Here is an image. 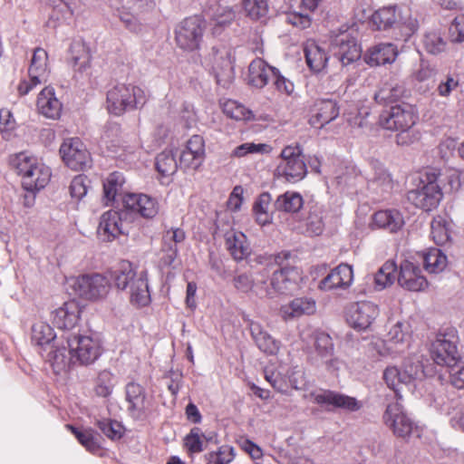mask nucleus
<instances>
[{
	"label": "nucleus",
	"instance_id": "nucleus-12",
	"mask_svg": "<svg viewBox=\"0 0 464 464\" xmlns=\"http://www.w3.org/2000/svg\"><path fill=\"white\" fill-rule=\"evenodd\" d=\"M454 336L449 334H439L432 342L430 355L433 361L439 365H453L460 359L458 354Z\"/></svg>",
	"mask_w": 464,
	"mask_h": 464
},
{
	"label": "nucleus",
	"instance_id": "nucleus-48",
	"mask_svg": "<svg viewBox=\"0 0 464 464\" xmlns=\"http://www.w3.org/2000/svg\"><path fill=\"white\" fill-rule=\"evenodd\" d=\"M77 438L78 441L89 451L96 452L100 450V444L92 429L80 430L72 425L66 426Z\"/></svg>",
	"mask_w": 464,
	"mask_h": 464
},
{
	"label": "nucleus",
	"instance_id": "nucleus-47",
	"mask_svg": "<svg viewBox=\"0 0 464 464\" xmlns=\"http://www.w3.org/2000/svg\"><path fill=\"white\" fill-rule=\"evenodd\" d=\"M272 197L269 193H262L254 204V212L256 216V221L260 225H266L271 222L272 217L269 214Z\"/></svg>",
	"mask_w": 464,
	"mask_h": 464
},
{
	"label": "nucleus",
	"instance_id": "nucleus-38",
	"mask_svg": "<svg viewBox=\"0 0 464 464\" xmlns=\"http://www.w3.org/2000/svg\"><path fill=\"white\" fill-rule=\"evenodd\" d=\"M404 372L396 366H389L383 372V380L388 387L393 390L398 399H401L400 394L403 387L411 385L410 381L404 380Z\"/></svg>",
	"mask_w": 464,
	"mask_h": 464
},
{
	"label": "nucleus",
	"instance_id": "nucleus-20",
	"mask_svg": "<svg viewBox=\"0 0 464 464\" xmlns=\"http://www.w3.org/2000/svg\"><path fill=\"white\" fill-rule=\"evenodd\" d=\"M123 233L122 221L118 212L110 210L102 214L97 229L101 240L111 242Z\"/></svg>",
	"mask_w": 464,
	"mask_h": 464
},
{
	"label": "nucleus",
	"instance_id": "nucleus-61",
	"mask_svg": "<svg viewBox=\"0 0 464 464\" xmlns=\"http://www.w3.org/2000/svg\"><path fill=\"white\" fill-rule=\"evenodd\" d=\"M267 148L268 146L266 144H255L253 142H247L235 148L232 152V156L241 158L249 153H264L266 151Z\"/></svg>",
	"mask_w": 464,
	"mask_h": 464
},
{
	"label": "nucleus",
	"instance_id": "nucleus-6",
	"mask_svg": "<svg viewBox=\"0 0 464 464\" xmlns=\"http://www.w3.org/2000/svg\"><path fill=\"white\" fill-rule=\"evenodd\" d=\"M205 28V21L201 17L195 15L185 18L176 28L177 44L187 51L198 49Z\"/></svg>",
	"mask_w": 464,
	"mask_h": 464
},
{
	"label": "nucleus",
	"instance_id": "nucleus-60",
	"mask_svg": "<svg viewBox=\"0 0 464 464\" xmlns=\"http://www.w3.org/2000/svg\"><path fill=\"white\" fill-rule=\"evenodd\" d=\"M295 256L287 250L281 251L276 255L270 256L268 257V264L278 266L277 269H283L284 266H295Z\"/></svg>",
	"mask_w": 464,
	"mask_h": 464
},
{
	"label": "nucleus",
	"instance_id": "nucleus-35",
	"mask_svg": "<svg viewBox=\"0 0 464 464\" xmlns=\"http://www.w3.org/2000/svg\"><path fill=\"white\" fill-rule=\"evenodd\" d=\"M226 246L231 256L237 261L243 260L249 254L246 237L241 232H227L226 234Z\"/></svg>",
	"mask_w": 464,
	"mask_h": 464
},
{
	"label": "nucleus",
	"instance_id": "nucleus-31",
	"mask_svg": "<svg viewBox=\"0 0 464 464\" xmlns=\"http://www.w3.org/2000/svg\"><path fill=\"white\" fill-rule=\"evenodd\" d=\"M304 53L309 68L315 72H321L327 63L328 56L324 51L313 40L305 43Z\"/></svg>",
	"mask_w": 464,
	"mask_h": 464
},
{
	"label": "nucleus",
	"instance_id": "nucleus-63",
	"mask_svg": "<svg viewBox=\"0 0 464 464\" xmlns=\"http://www.w3.org/2000/svg\"><path fill=\"white\" fill-rule=\"evenodd\" d=\"M404 380L410 381L411 384L423 372L422 365L419 361L407 360L403 364Z\"/></svg>",
	"mask_w": 464,
	"mask_h": 464
},
{
	"label": "nucleus",
	"instance_id": "nucleus-34",
	"mask_svg": "<svg viewBox=\"0 0 464 464\" xmlns=\"http://www.w3.org/2000/svg\"><path fill=\"white\" fill-rule=\"evenodd\" d=\"M374 224L393 233L401 229L404 224L402 215L398 210H380L373 215Z\"/></svg>",
	"mask_w": 464,
	"mask_h": 464
},
{
	"label": "nucleus",
	"instance_id": "nucleus-57",
	"mask_svg": "<svg viewBox=\"0 0 464 464\" xmlns=\"http://www.w3.org/2000/svg\"><path fill=\"white\" fill-rule=\"evenodd\" d=\"M185 447L190 453H198L203 450L205 446L198 428H193L186 436Z\"/></svg>",
	"mask_w": 464,
	"mask_h": 464
},
{
	"label": "nucleus",
	"instance_id": "nucleus-59",
	"mask_svg": "<svg viewBox=\"0 0 464 464\" xmlns=\"http://www.w3.org/2000/svg\"><path fill=\"white\" fill-rule=\"evenodd\" d=\"M301 279V271L298 267L287 266V272L284 273V282L286 287V294L296 290Z\"/></svg>",
	"mask_w": 464,
	"mask_h": 464
},
{
	"label": "nucleus",
	"instance_id": "nucleus-28",
	"mask_svg": "<svg viewBox=\"0 0 464 464\" xmlns=\"http://www.w3.org/2000/svg\"><path fill=\"white\" fill-rule=\"evenodd\" d=\"M249 328L255 343L262 352L270 355L278 353L280 343L273 338L259 323L251 322Z\"/></svg>",
	"mask_w": 464,
	"mask_h": 464
},
{
	"label": "nucleus",
	"instance_id": "nucleus-54",
	"mask_svg": "<svg viewBox=\"0 0 464 464\" xmlns=\"http://www.w3.org/2000/svg\"><path fill=\"white\" fill-rule=\"evenodd\" d=\"M224 112L230 118L237 121L250 120L252 112L236 101H227L224 104Z\"/></svg>",
	"mask_w": 464,
	"mask_h": 464
},
{
	"label": "nucleus",
	"instance_id": "nucleus-9",
	"mask_svg": "<svg viewBox=\"0 0 464 464\" xmlns=\"http://www.w3.org/2000/svg\"><path fill=\"white\" fill-rule=\"evenodd\" d=\"M382 419L384 424L397 437L408 438L413 430L414 422L408 416L403 406L398 401L387 405Z\"/></svg>",
	"mask_w": 464,
	"mask_h": 464
},
{
	"label": "nucleus",
	"instance_id": "nucleus-22",
	"mask_svg": "<svg viewBox=\"0 0 464 464\" xmlns=\"http://www.w3.org/2000/svg\"><path fill=\"white\" fill-rule=\"evenodd\" d=\"M353 280V272L352 266L347 264H341L320 282V288L323 290L344 289L351 285Z\"/></svg>",
	"mask_w": 464,
	"mask_h": 464
},
{
	"label": "nucleus",
	"instance_id": "nucleus-2",
	"mask_svg": "<svg viewBox=\"0 0 464 464\" xmlns=\"http://www.w3.org/2000/svg\"><path fill=\"white\" fill-rule=\"evenodd\" d=\"M419 120L417 109L407 102L391 106L380 114V125L389 130L398 131V145H410L419 140V132L413 127Z\"/></svg>",
	"mask_w": 464,
	"mask_h": 464
},
{
	"label": "nucleus",
	"instance_id": "nucleus-46",
	"mask_svg": "<svg viewBox=\"0 0 464 464\" xmlns=\"http://www.w3.org/2000/svg\"><path fill=\"white\" fill-rule=\"evenodd\" d=\"M136 272L131 267L130 263L123 262L120 269L114 271L113 280L117 288L126 290L137 278Z\"/></svg>",
	"mask_w": 464,
	"mask_h": 464
},
{
	"label": "nucleus",
	"instance_id": "nucleus-56",
	"mask_svg": "<svg viewBox=\"0 0 464 464\" xmlns=\"http://www.w3.org/2000/svg\"><path fill=\"white\" fill-rule=\"evenodd\" d=\"M97 425L102 433L111 440L120 439L122 436V426L111 420H98Z\"/></svg>",
	"mask_w": 464,
	"mask_h": 464
},
{
	"label": "nucleus",
	"instance_id": "nucleus-15",
	"mask_svg": "<svg viewBox=\"0 0 464 464\" xmlns=\"http://www.w3.org/2000/svg\"><path fill=\"white\" fill-rule=\"evenodd\" d=\"M332 50L343 65L356 62L361 57V47L346 34L336 36L332 42Z\"/></svg>",
	"mask_w": 464,
	"mask_h": 464
},
{
	"label": "nucleus",
	"instance_id": "nucleus-44",
	"mask_svg": "<svg viewBox=\"0 0 464 464\" xmlns=\"http://www.w3.org/2000/svg\"><path fill=\"white\" fill-rule=\"evenodd\" d=\"M156 169L162 177H169L176 173L178 163L172 150H164L157 156Z\"/></svg>",
	"mask_w": 464,
	"mask_h": 464
},
{
	"label": "nucleus",
	"instance_id": "nucleus-49",
	"mask_svg": "<svg viewBox=\"0 0 464 464\" xmlns=\"http://www.w3.org/2000/svg\"><path fill=\"white\" fill-rule=\"evenodd\" d=\"M430 235L437 245H444L450 240V230L443 218L439 216L432 219Z\"/></svg>",
	"mask_w": 464,
	"mask_h": 464
},
{
	"label": "nucleus",
	"instance_id": "nucleus-16",
	"mask_svg": "<svg viewBox=\"0 0 464 464\" xmlns=\"http://www.w3.org/2000/svg\"><path fill=\"white\" fill-rule=\"evenodd\" d=\"M122 202L126 208L139 213L144 218H152L159 212L157 200L145 194L126 193Z\"/></svg>",
	"mask_w": 464,
	"mask_h": 464
},
{
	"label": "nucleus",
	"instance_id": "nucleus-39",
	"mask_svg": "<svg viewBox=\"0 0 464 464\" xmlns=\"http://www.w3.org/2000/svg\"><path fill=\"white\" fill-rule=\"evenodd\" d=\"M424 267L429 273L442 272L447 266V256L439 248H430L423 254Z\"/></svg>",
	"mask_w": 464,
	"mask_h": 464
},
{
	"label": "nucleus",
	"instance_id": "nucleus-41",
	"mask_svg": "<svg viewBox=\"0 0 464 464\" xmlns=\"http://www.w3.org/2000/svg\"><path fill=\"white\" fill-rule=\"evenodd\" d=\"M396 263L392 260L386 261L374 276L375 286L382 290L392 285L396 278Z\"/></svg>",
	"mask_w": 464,
	"mask_h": 464
},
{
	"label": "nucleus",
	"instance_id": "nucleus-45",
	"mask_svg": "<svg viewBox=\"0 0 464 464\" xmlns=\"http://www.w3.org/2000/svg\"><path fill=\"white\" fill-rule=\"evenodd\" d=\"M368 187L376 194L389 193L393 188V181L386 170L379 169L368 181Z\"/></svg>",
	"mask_w": 464,
	"mask_h": 464
},
{
	"label": "nucleus",
	"instance_id": "nucleus-3",
	"mask_svg": "<svg viewBox=\"0 0 464 464\" xmlns=\"http://www.w3.org/2000/svg\"><path fill=\"white\" fill-rule=\"evenodd\" d=\"M147 102L144 91L136 85L118 83L107 92L106 108L113 115L141 108Z\"/></svg>",
	"mask_w": 464,
	"mask_h": 464
},
{
	"label": "nucleus",
	"instance_id": "nucleus-62",
	"mask_svg": "<svg viewBox=\"0 0 464 464\" xmlns=\"http://www.w3.org/2000/svg\"><path fill=\"white\" fill-rule=\"evenodd\" d=\"M111 374L109 372H102L98 377V383L95 387V392L101 397H107L112 392L113 385L111 383Z\"/></svg>",
	"mask_w": 464,
	"mask_h": 464
},
{
	"label": "nucleus",
	"instance_id": "nucleus-51",
	"mask_svg": "<svg viewBox=\"0 0 464 464\" xmlns=\"http://www.w3.org/2000/svg\"><path fill=\"white\" fill-rule=\"evenodd\" d=\"M244 10L254 20L264 17L268 13V0H244Z\"/></svg>",
	"mask_w": 464,
	"mask_h": 464
},
{
	"label": "nucleus",
	"instance_id": "nucleus-42",
	"mask_svg": "<svg viewBox=\"0 0 464 464\" xmlns=\"http://www.w3.org/2000/svg\"><path fill=\"white\" fill-rule=\"evenodd\" d=\"M396 6H386L375 11L372 22L379 30H386L397 22Z\"/></svg>",
	"mask_w": 464,
	"mask_h": 464
},
{
	"label": "nucleus",
	"instance_id": "nucleus-33",
	"mask_svg": "<svg viewBox=\"0 0 464 464\" xmlns=\"http://www.w3.org/2000/svg\"><path fill=\"white\" fill-rule=\"evenodd\" d=\"M130 301L138 307L146 306L150 303V294L145 273H141L130 287Z\"/></svg>",
	"mask_w": 464,
	"mask_h": 464
},
{
	"label": "nucleus",
	"instance_id": "nucleus-5",
	"mask_svg": "<svg viewBox=\"0 0 464 464\" xmlns=\"http://www.w3.org/2000/svg\"><path fill=\"white\" fill-rule=\"evenodd\" d=\"M73 289L81 298L91 302H99L109 295L111 283L101 274H87L78 276L74 280Z\"/></svg>",
	"mask_w": 464,
	"mask_h": 464
},
{
	"label": "nucleus",
	"instance_id": "nucleus-21",
	"mask_svg": "<svg viewBox=\"0 0 464 464\" xmlns=\"http://www.w3.org/2000/svg\"><path fill=\"white\" fill-rule=\"evenodd\" d=\"M338 115L339 107L334 101H319L314 105L309 123L314 128H323L325 124L335 120Z\"/></svg>",
	"mask_w": 464,
	"mask_h": 464
},
{
	"label": "nucleus",
	"instance_id": "nucleus-25",
	"mask_svg": "<svg viewBox=\"0 0 464 464\" xmlns=\"http://www.w3.org/2000/svg\"><path fill=\"white\" fill-rule=\"evenodd\" d=\"M81 308L74 301L65 302L54 311L53 323L60 329L73 328L80 319Z\"/></svg>",
	"mask_w": 464,
	"mask_h": 464
},
{
	"label": "nucleus",
	"instance_id": "nucleus-17",
	"mask_svg": "<svg viewBox=\"0 0 464 464\" xmlns=\"http://www.w3.org/2000/svg\"><path fill=\"white\" fill-rule=\"evenodd\" d=\"M285 272H287V266L273 271L270 286H268L265 277L269 274V271L264 268L260 272L263 279L256 285V295L261 298H274L276 294H286V287L284 282V273Z\"/></svg>",
	"mask_w": 464,
	"mask_h": 464
},
{
	"label": "nucleus",
	"instance_id": "nucleus-55",
	"mask_svg": "<svg viewBox=\"0 0 464 464\" xmlns=\"http://www.w3.org/2000/svg\"><path fill=\"white\" fill-rule=\"evenodd\" d=\"M90 180L84 175L73 178L70 185V193L72 198L82 199L87 193Z\"/></svg>",
	"mask_w": 464,
	"mask_h": 464
},
{
	"label": "nucleus",
	"instance_id": "nucleus-7",
	"mask_svg": "<svg viewBox=\"0 0 464 464\" xmlns=\"http://www.w3.org/2000/svg\"><path fill=\"white\" fill-rule=\"evenodd\" d=\"M63 162L73 170H82L91 166V154L79 138H69L60 147Z\"/></svg>",
	"mask_w": 464,
	"mask_h": 464
},
{
	"label": "nucleus",
	"instance_id": "nucleus-43",
	"mask_svg": "<svg viewBox=\"0 0 464 464\" xmlns=\"http://www.w3.org/2000/svg\"><path fill=\"white\" fill-rule=\"evenodd\" d=\"M123 183L124 178L121 173L112 172L108 176L103 183V193L106 204L114 201L116 197L120 195Z\"/></svg>",
	"mask_w": 464,
	"mask_h": 464
},
{
	"label": "nucleus",
	"instance_id": "nucleus-26",
	"mask_svg": "<svg viewBox=\"0 0 464 464\" xmlns=\"http://www.w3.org/2000/svg\"><path fill=\"white\" fill-rule=\"evenodd\" d=\"M277 73V69L268 65L263 59L253 60L248 66V83L256 88H263L269 78Z\"/></svg>",
	"mask_w": 464,
	"mask_h": 464
},
{
	"label": "nucleus",
	"instance_id": "nucleus-30",
	"mask_svg": "<svg viewBox=\"0 0 464 464\" xmlns=\"http://www.w3.org/2000/svg\"><path fill=\"white\" fill-rule=\"evenodd\" d=\"M397 54V49L392 44H381L369 52L365 61L372 66L382 65L393 63Z\"/></svg>",
	"mask_w": 464,
	"mask_h": 464
},
{
	"label": "nucleus",
	"instance_id": "nucleus-14",
	"mask_svg": "<svg viewBox=\"0 0 464 464\" xmlns=\"http://www.w3.org/2000/svg\"><path fill=\"white\" fill-rule=\"evenodd\" d=\"M408 200L415 207L430 211L439 205L442 198L440 186H421L408 192Z\"/></svg>",
	"mask_w": 464,
	"mask_h": 464
},
{
	"label": "nucleus",
	"instance_id": "nucleus-8",
	"mask_svg": "<svg viewBox=\"0 0 464 464\" xmlns=\"http://www.w3.org/2000/svg\"><path fill=\"white\" fill-rule=\"evenodd\" d=\"M304 398L319 404L323 407H334L345 410L347 411H357L362 408V402L345 394H342L330 390H321L312 392Z\"/></svg>",
	"mask_w": 464,
	"mask_h": 464
},
{
	"label": "nucleus",
	"instance_id": "nucleus-37",
	"mask_svg": "<svg viewBox=\"0 0 464 464\" xmlns=\"http://www.w3.org/2000/svg\"><path fill=\"white\" fill-rule=\"evenodd\" d=\"M404 86L398 82H386L374 94V100L380 104H388L397 102L404 94Z\"/></svg>",
	"mask_w": 464,
	"mask_h": 464
},
{
	"label": "nucleus",
	"instance_id": "nucleus-36",
	"mask_svg": "<svg viewBox=\"0 0 464 464\" xmlns=\"http://www.w3.org/2000/svg\"><path fill=\"white\" fill-rule=\"evenodd\" d=\"M304 205L303 197L295 191H286L277 197L274 207L278 211L287 213L298 212Z\"/></svg>",
	"mask_w": 464,
	"mask_h": 464
},
{
	"label": "nucleus",
	"instance_id": "nucleus-4",
	"mask_svg": "<svg viewBox=\"0 0 464 464\" xmlns=\"http://www.w3.org/2000/svg\"><path fill=\"white\" fill-rule=\"evenodd\" d=\"M281 161L276 167V173L286 181L295 183L303 179L307 174L303 150L299 144L285 147L280 154Z\"/></svg>",
	"mask_w": 464,
	"mask_h": 464
},
{
	"label": "nucleus",
	"instance_id": "nucleus-23",
	"mask_svg": "<svg viewBox=\"0 0 464 464\" xmlns=\"http://www.w3.org/2000/svg\"><path fill=\"white\" fill-rule=\"evenodd\" d=\"M127 410L136 420L142 419L146 410V393L142 386L130 382L126 386Z\"/></svg>",
	"mask_w": 464,
	"mask_h": 464
},
{
	"label": "nucleus",
	"instance_id": "nucleus-53",
	"mask_svg": "<svg viewBox=\"0 0 464 464\" xmlns=\"http://www.w3.org/2000/svg\"><path fill=\"white\" fill-rule=\"evenodd\" d=\"M314 349L323 359L332 356L334 343L330 335L324 332L316 333L314 334Z\"/></svg>",
	"mask_w": 464,
	"mask_h": 464
},
{
	"label": "nucleus",
	"instance_id": "nucleus-24",
	"mask_svg": "<svg viewBox=\"0 0 464 464\" xmlns=\"http://www.w3.org/2000/svg\"><path fill=\"white\" fill-rule=\"evenodd\" d=\"M316 311L315 301L308 297L295 298L289 304L282 305L280 315L283 320L289 321L303 315H310Z\"/></svg>",
	"mask_w": 464,
	"mask_h": 464
},
{
	"label": "nucleus",
	"instance_id": "nucleus-1",
	"mask_svg": "<svg viewBox=\"0 0 464 464\" xmlns=\"http://www.w3.org/2000/svg\"><path fill=\"white\" fill-rule=\"evenodd\" d=\"M64 339L67 347L55 348L49 354L53 370L57 372L65 371L71 363L90 365L102 353L100 342L92 336L67 333Z\"/></svg>",
	"mask_w": 464,
	"mask_h": 464
},
{
	"label": "nucleus",
	"instance_id": "nucleus-10",
	"mask_svg": "<svg viewBox=\"0 0 464 464\" xmlns=\"http://www.w3.org/2000/svg\"><path fill=\"white\" fill-rule=\"evenodd\" d=\"M378 315L377 304L369 301H362L352 304L348 307L346 320L351 327L362 331L368 329Z\"/></svg>",
	"mask_w": 464,
	"mask_h": 464
},
{
	"label": "nucleus",
	"instance_id": "nucleus-27",
	"mask_svg": "<svg viewBox=\"0 0 464 464\" xmlns=\"http://www.w3.org/2000/svg\"><path fill=\"white\" fill-rule=\"evenodd\" d=\"M51 178L50 168L39 162L22 179L23 188L27 191L44 188Z\"/></svg>",
	"mask_w": 464,
	"mask_h": 464
},
{
	"label": "nucleus",
	"instance_id": "nucleus-64",
	"mask_svg": "<svg viewBox=\"0 0 464 464\" xmlns=\"http://www.w3.org/2000/svg\"><path fill=\"white\" fill-rule=\"evenodd\" d=\"M450 368V376L451 384L457 389L464 388V379L462 378V371L464 370V364L461 360L456 361V364L448 365Z\"/></svg>",
	"mask_w": 464,
	"mask_h": 464
},
{
	"label": "nucleus",
	"instance_id": "nucleus-18",
	"mask_svg": "<svg viewBox=\"0 0 464 464\" xmlns=\"http://www.w3.org/2000/svg\"><path fill=\"white\" fill-rule=\"evenodd\" d=\"M411 330L407 323L397 322L387 334L385 341L387 350L391 353H403L410 345Z\"/></svg>",
	"mask_w": 464,
	"mask_h": 464
},
{
	"label": "nucleus",
	"instance_id": "nucleus-29",
	"mask_svg": "<svg viewBox=\"0 0 464 464\" xmlns=\"http://www.w3.org/2000/svg\"><path fill=\"white\" fill-rule=\"evenodd\" d=\"M37 108L46 118L57 119L62 111V103L54 96L52 88H44L38 95Z\"/></svg>",
	"mask_w": 464,
	"mask_h": 464
},
{
	"label": "nucleus",
	"instance_id": "nucleus-11",
	"mask_svg": "<svg viewBox=\"0 0 464 464\" xmlns=\"http://www.w3.org/2000/svg\"><path fill=\"white\" fill-rule=\"evenodd\" d=\"M397 281L407 291L420 292L428 287V280L422 275L420 267L409 260L401 262Z\"/></svg>",
	"mask_w": 464,
	"mask_h": 464
},
{
	"label": "nucleus",
	"instance_id": "nucleus-52",
	"mask_svg": "<svg viewBox=\"0 0 464 464\" xmlns=\"http://www.w3.org/2000/svg\"><path fill=\"white\" fill-rule=\"evenodd\" d=\"M207 464H227L234 459V449L223 445L217 451H211L205 455Z\"/></svg>",
	"mask_w": 464,
	"mask_h": 464
},
{
	"label": "nucleus",
	"instance_id": "nucleus-19",
	"mask_svg": "<svg viewBox=\"0 0 464 464\" xmlns=\"http://www.w3.org/2000/svg\"><path fill=\"white\" fill-rule=\"evenodd\" d=\"M186 238L185 232L181 228H170L164 232L162 237L161 261L165 266H171L178 257L179 245Z\"/></svg>",
	"mask_w": 464,
	"mask_h": 464
},
{
	"label": "nucleus",
	"instance_id": "nucleus-32",
	"mask_svg": "<svg viewBox=\"0 0 464 464\" xmlns=\"http://www.w3.org/2000/svg\"><path fill=\"white\" fill-rule=\"evenodd\" d=\"M28 73L35 81L37 79L44 82L47 81L49 74L48 54L44 49L38 47L34 51Z\"/></svg>",
	"mask_w": 464,
	"mask_h": 464
},
{
	"label": "nucleus",
	"instance_id": "nucleus-40",
	"mask_svg": "<svg viewBox=\"0 0 464 464\" xmlns=\"http://www.w3.org/2000/svg\"><path fill=\"white\" fill-rule=\"evenodd\" d=\"M37 163L38 160L27 154L26 152H20L10 157L9 164L11 168L23 179L25 174H28Z\"/></svg>",
	"mask_w": 464,
	"mask_h": 464
},
{
	"label": "nucleus",
	"instance_id": "nucleus-13",
	"mask_svg": "<svg viewBox=\"0 0 464 464\" xmlns=\"http://www.w3.org/2000/svg\"><path fill=\"white\" fill-rule=\"evenodd\" d=\"M212 62V70L218 84L228 86L235 77L231 51L227 48L213 49Z\"/></svg>",
	"mask_w": 464,
	"mask_h": 464
},
{
	"label": "nucleus",
	"instance_id": "nucleus-58",
	"mask_svg": "<svg viewBox=\"0 0 464 464\" xmlns=\"http://www.w3.org/2000/svg\"><path fill=\"white\" fill-rule=\"evenodd\" d=\"M445 45L443 39L436 33H429L424 37V46L430 53L438 54L443 52Z\"/></svg>",
	"mask_w": 464,
	"mask_h": 464
},
{
	"label": "nucleus",
	"instance_id": "nucleus-50",
	"mask_svg": "<svg viewBox=\"0 0 464 464\" xmlns=\"http://www.w3.org/2000/svg\"><path fill=\"white\" fill-rule=\"evenodd\" d=\"M54 336L53 330L49 324L40 322L32 327V340L37 345L49 343L54 339Z\"/></svg>",
	"mask_w": 464,
	"mask_h": 464
}]
</instances>
